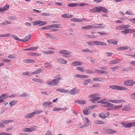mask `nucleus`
<instances>
[{"mask_svg":"<svg viewBox=\"0 0 135 135\" xmlns=\"http://www.w3.org/2000/svg\"><path fill=\"white\" fill-rule=\"evenodd\" d=\"M62 79V78L59 76L58 77H55V79L51 81H48L46 82V84L49 85H56L59 82V81Z\"/></svg>","mask_w":135,"mask_h":135,"instance_id":"f257e3e1","label":"nucleus"},{"mask_svg":"<svg viewBox=\"0 0 135 135\" xmlns=\"http://www.w3.org/2000/svg\"><path fill=\"white\" fill-rule=\"evenodd\" d=\"M86 43L91 46H93L94 45H107L106 43L105 42L98 41H88L86 42Z\"/></svg>","mask_w":135,"mask_h":135,"instance_id":"f03ea898","label":"nucleus"},{"mask_svg":"<svg viewBox=\"0 0 135 135\" xmlns=\"http://www.w3.org/2000/svg\"><path fill=\"white\" fill-rule=\"evenodd\" d=\"M109 88L112 89L118 90H127L128 89L124 87L116 85H111L109 86Z\"/></svg>","mask_w":135,"mask_h":135,"instance_id":"7ed1b4c3","label":"nucleus"},{"mask_svg":"<svg viewBox=\"0 0 135 135\" xmlns=\"http://www.w3.org/2000/svg\"><path fill=\"white\" fill-rule=\"evenodd\" d=\"M99 95L97 93H95L89 95V97L91 98H92L90 99V101L92 102H94V101L99 100L101 98V97H99Z\"/></svg>","mask_w":135,"mask_h":135,"instance_id":"20e7f679","label":"nucleus"},{"mask_svg":"<svg viewBox=\"0 0 135 135\" xmlns=\"http://www.w3.org/2000/svg\"><path fill=\"white\" fill-rule=\"evenodd\" d=\"M61 26L59 24H55L51 25H48L45 26L44 27H42L41 29L42 30H46L51 28L52 27L60 28Z\"/></svg>","mask_w":135,"mask_h":135,"instance_id":"39448f33","label":"nucleus"},{"mask_svg":"<svg viewBox=\"0 0 135 135\" xmlns=\"http://www.w3.org/2000/svg\"><path fill=\"white\" fill-rule=\"evenodd\" d=\"M42 112V110L39 111V110H35V111L31 113H29L25 116L26 118H30L32 117L35 114H38Z\"/></svg>","mask_w":135,"mask_h":135,"instance_id":"423d86ee","label":"nucleus"},{"mask_svg":"<svg viewBox=\"0 0 135 135\" xmlns=\"http://www.w3.org/2000/svg\"><path fill=\"white\" fill-rule=\"evenodd\" d=\"M84 124L80 127V128H82L89 126L90 123V121L87 117H84L83 119Z\"/></svg>","mask_w":135,"mask_h":135,"instance_id":"0eeeda50","label":"nucleus"},{"mask_svg":"<svg viewBox=\"0 0 135 135\" xmlns=\"http://www.w3.org/2000/svg\"><path fill=\"white\" fill-rule=\"evenodd\" d=\"M13 120H4L1 121L0 123V127L3 128L5 127V125L4 124H6L12 123Z\"/></svg>","mask_w":135,"mask_h":135,"instance_id":"6e6552de","label":"nucleus"},{"mask_svg":"<svg viewBox=\"0 0 135 135\" xmlns=\"http://www.w3.org/2000/svg\"><path fill=\"white\" fill-rule=\"evenodd\" d=\"M109 101L110 102L116 104L120 103H123L125 102V100L121 99H115L114 100H109Z\"/></svg>","mask_w":135,"mask_h":135,"instance_id":"1a4fd4ad","label":"nucleus"},{"mask_svg":"<svg viewBox=\"0 0 135 135\" xmlns=\"http://www.w3.org/2000/svg\"><path fill=\"white\" fill-rule=\"evenodd\" d=\"M134 84V81L132 80H129L124 81V85H125L132 86Z\"/></svg>","mask_w":135,"mask_h":135,"instance_id":"9d476101","label":"nucleus"},{"mask_svg":"<svg viewBox=\"0 0 135 135\" xmlns=\"http://www.w3.org/2000/svg\"><path fill=\"white\" fill-rule=\"evenodd\" d=\"M52 103L51 102L49 101L45 102L43 103V105L45 108H49L52 106Z\"/></svg>","mask_w":135,"mask_h":135,"instance_id":"9b49d317","label":"nucleus"},{"mask_svg":"<svg viewBox=\"0 0 135 135\" xmlns=\"http://www.w3.org/2000/svg\"><path fill=\"white\" fill-rule=\"evenodd\" d=\"M93 25V28H105V25L103 24H97L96 25Z\"/></svg>","mask_w":135,"mask_h":135,"instance_id":"f8f14e48","label":"nucleus"},{"mask_svg":"<svg viewBox=\"0 0 135 135\" xmlns=\"http://www.w3.org/2000/svg\"><path fill=\"white\" fill-rule=\"evenodd\" d=\"M59 53L60 54L63 55H70L71 54L70 52L66 50L60 51L59 52Z\"/></svg>","mask_w":135,"mask_h":135,"instance_id":"ddd939ff","label":"nucleus"},{"mask_svg":"<svg viewBox=\"0 0 135 135\" xmlns=\"http://www.w3.org/2000/svg\"><path fill=\"white\" fill-rule=\"evenodd\" d=\"M79 91V90H78L75 88H73L70 91V93L71 95H75L78 93Z\"/></svg>","mask_w":135,"mask_h":135,"instance_id":"4468645a","label":"nucleus"},{"mask_svg":"<svg viewBox=\"0 0 135 135\" xmlns=\"http://www.w3.org/2000/svg\"><path fill=\"white\" fill-rule=\"evenodd\" d=\"M8 97L7 95L5 94H3L0 96V103L3 102L4 101L3 99H5L7 98Z\"/></svg>","mask_w":135,"mask_h":135,"instance_id":"2eb2a0df","label":"nucleus"},{"mask_svg":"<svg viewBox=\"0 0 135 135\" xmlns=\"http://www.w3.org/2000/svg\"><path fill=\"white\" fill-rule=\"evenodd\" d=\"M74 17V16L73 15L69 14H64L61 15V17L63 18H71Z\"/></svg>","mask_w":135,"mask_h":135,"instance_id":"dca6fc26","label":"nucleus"},{"mask_svg":"<svg viewBox=\"0 0 135 135\" xmlns=\"http://www.w3.org/2000/svg\"><path fill=\"white\" fill-rule=\"evenodd\" d=\"M109 113H108L105 114L104 113H101L99 114L100 117L102 119L106 118L109 116Z\"/></svg>","mask_w":135,"mask_h":135,"instance_id":"f3484780","label":"nucleus"},{"mask_svg":"<svg viewBox=\"0 0 135 135\" xmlns=\"http://www.w3.org/2000/svg\"><path fill=\"white\" fill-rule=\"evenodd\" d=\"M102 105L105 107H109L111 108L113 107V104L109 102H105L104 104Z\"/></svg>","mask_w":135,"mask_h":135,"instance_id":"a211bd4d","label":"nucleus"},{"mask_svg":"<svg viewBox=\"0 0 135 135\" xmlns=\"http://www.w3.org/2000/svg\"><path fill=\"white\" fill-rule=\"evenodd\" d=\"M106 133L109 134H111L114 133H116L117 131L114 130L112 129H108L106 130Z\"/></svg>","mask_w":135,"mask_h":135,"instance_id":"6ab92c4d","label":"nucleus"},{"mask_svg":"<svg viewBox=\"0 0 135 135\" xmlns=\"http://www.w3.org/2000/svg\"><path fill=\"white\" fill-rule=\"evenodd\" d=\"M23 62L26 63H32L35 62V61L33 59H27L24 60Z\"/></svg>","mask_w":135,"mask_h":135,"instance_id":"aec40b11","label":"nucleus"},{"mask_svg":"<svg viewBox=\"0 0 135 135\" xmlns=\"http://www.w3.org/2000/svg\"><path fill=\"white\" fill-rule=\"evenodd\" d=\"M55 51H53L46 50L42 51V53L44 54H50L54 53Z\"/></svg>","mask_w":135,"mask_h":135,"instance_id":"412c9836","label":"nucleus"},{"mask_svg":"<svg viewBox=\"0 0 135 135\" xmlns=\"http://www.w3.org/2000/svg\"><path fill=\"white\" fill-rule=\"evenodd\" d=\"M120 60L119 59L114 60H110L109 61V63L110 64H115L120 62Z\"/></svg>","mask_w":135,"mask_h":135,"instance_id":"4be33fe9","label":"nucleus"},{"mask_svg":"<svg viewBox=\"0 0 135 135\" xmlns=\"http://www.w3.org/2000/svg\"><path fill=\"white\" fill-rule=\"evenodd\" d=\"M75 77L80 78L81 79H84L88 77V76L86 75H82L79 74H76L74 76Z\"/></svg>","mask_w":135,"mask_h":135,"instance_id":"5701e85b","label":"nucleus"},{"mask_svg":"<svg viewBox=\"0 0 135 135\" xmlns=\"http://www.w3.org/2000/svg\"><path fill=\"white\" fill-rule=\"evenodd\" d=\"M82 64V62L79 61H75L72 62V65L74 66H77L81 65Z\"/></svg>","mask_w":135,"mask_h":135,"instance_id":"b1692460","label":"nucleus"},{"mask_svg":"<svg viewBox=\"0 0 135 135\" xmlns=\"http://www.w3.org/2000/svg\"><path fill=\"white\" fill-rule=\"evenodd\" d=\"M31 38V35H29L27 36H26L25 37V38L23 39H22L21 42H25L28 41Z\"/></svg>","mask_w":135,"mask_h":135,"instance_id":"393cba45","label":"nucleus"},{"mask_svg":"<svg viewBox=\"0 0 135 135\" xmlns=\"http://www.w3.org/2000/svg\"><path fill=\"white\" fill-rule=\"evenodd\" d=\"M82 29H84L85 30H89L90 29H92L93 28V25H89L86 26L84 27H81Z\"/></svg>","mask_w":135,"mask_h":135,"instance_id":"a878e982","label":"nucleus"},{"mask_svg":"<svg viewBox=\"0 0 135 135\" xmlns=\"http://www.w3.org/2000/svg\"><path fill=\"white\" fill-rule=\"evenodd\" d=\"M42 71V70L41 69H38L37 70L31 73V74L32 75H33L38 74L41 73Z\"/></svg>","mask_w":135,"mask_h":135,"instance_id":"bb28decb","label":"nucleus"},{"mask_svg":"<svg viewBox=\"0 0 135 135\" xmlns=\"http://www.w3.org/2000/svg\"><path fill=\"white\" fill-rule=\"evenodd\" d=\"M95 71L98 74H106L108 73V72L105 71H103L101 70H95Z\"/></svg>","mask_w":135,"mask_h":135,"instance_id":"cd10ccee","label":"nucleus"},{"mask_svg":"<svg viewBox=\"0 0 135 135\" xmlns=\"http://www.w3.org/2000/svg\"><path fill=\"white\" fill-rule=\"evenodd\" d=\"M71 20L73 22H81L84 21V20L82 19L78 18H73L71 19Z\"/></svg>","mask_w":135,"mask_h":135,"instance_id":"c85d7f7f","label":"nucleus"},{"mask_svg":"<svg viewBox=\"0 0 135 135\" xmlns=\"http://www.w3.org/2000/svg\"><path fill=\"white\" fill-rule=\"evenodd\" d=\"M75 102L81 105L84 104L86 103V101L83 100H77L75 101Z\"/></svg>","mask_w":135,"mask_h":135,"instance_id":"c756f323","label":"nucleus"},{"mask_svg":"<svg viewBox=\"0 0 135 135\" xmlns=\"http://www.w3.org/2000/svg\"><path fill=\"white\" fill-rule=\"evenodd\" d=\"M107 41L109 44H112L115 45H117L118 42L117 41H114V40L112 39L108 40H107Z\"/></svg>","mask_w":135,"mask_h":135,"instance_id":"7c9ffc66","label":"nucleus"},{"mask_svg":"<svg viewBox=\"0 0 135 135\" xmlns=\"http://www.w3.org/2000/svg\"><path fill=\"white\" fill-rule=\"evenodd\" d=\"M94 123L96 124H105L104 122L100 120H96L94 121Z\"/></svg>","mask_w":135,"mask_h":135,"instance_id":"2f4dec72","label":"nucleus"},{"mask_svg":"<svg viewBox=\"0 0 135 135\" xmlns=\"http://www.w3.org/2000/svg\"><path fill=\"white\" fill-rule=\"evenodd\" d=\"M133 123H127L125 124L123 126L126 128H129L131 127L132 126H134V124H133Z\"/></svg>","mask_w":135,"mask_h":135,"instance_id":"473e14b6","label":"nucleus"},{"mask_svg":"<svg viewBox=\"0 0 135 135\" xmlns=\"http://www.w3.org/2000/svg\"><path fill=\"white\" fill-rule=\"evenodd\" d=\"M122 107L123 105H115L114 106L113 105V107H112V108L114 109H119L121 108Z\"/></svg>","mask_w":135,"mask_h":135,"instance_id":"72a5a7b5","label":"nucleus"},{"mask_svg":"<svg viewBox=\"0 0 135 135\" xmlns=\"http://www.w3.org/2000/svg\"><path fill=\"white\" fill-rule=\"evenodd\" d=\"M11 36L13 38L16 40L21 42V41H22V39L18 38V37L17 36L13 34L11 35Z\"/></svg>","mask_w":135,"mask_h":135,"instance_id":"f704fd0d","label":"nucleus"},{"mask_svg":"<svg viewBox=\"0 0 135 135\" xmlns=\"http://www.w3.org/2000/svg\"><path fill=\"white\" fill-rule=\"evenodd\" d=\"M58 62L59 63L64 64H66L67 62V61L65 60L62 59H58Z\"/></svg>","mask_w":135,"mask_h":135,"instance_id":"c9c22d12","label":"nucleus"},{"mask_svg":"<svg viewBox=\"0 0 135 135\" xmlns=\"http://www.w3.org/2000/svg\"><path fill=\"white\" fill-rule=\"evenodd\" d=\"M29 55L31 56H39L41 55V54L38 53L31 52L29 53Z\"/></svg>","mask_w":135,"mask_h":135,"instance_id":"e433bc0d","label":"nucleus"},{"mask_svg":"<svg viewBox=\"0 0 135 135\" xmlns=\"http://www.w3.org/2000/svg\"><path fill=\"white\" fill-rule=\"evenodd\" d=\"M79 4L76 3H71L68 4V6L70 7H74L77 6Z\"/></svg>","mask_w":135,"mask_h":135,"instance_id":"4c0bfd02","label":"nucleus"},{"mask_svg":"<svg viewBox=\"0 0 135 135\" xmlns=\"http://www.w3.org/2000/svg\"><path fill=\"white\" fill-rule=\"evenodd\" d=\"M82 51L83 52L91 53H93L94 52L93 50H90L88 48H87L86 49L83 50H82Z\"/></svg>","mask_w":135,"mask_h":135,"instance_id":"58836bf2","label":"nucleus"},{"mask_svg":"<svg viewBox=\"0 0 135 135\" xmlns=\"http://www.w3.org/2000/svg\"><path fill=\"white\" fill-rule=\"evenodd\" d=\"M93 81H102V79L101 78H94L93 79Z\"/></svg>","mask_w":135,"mask_h":135,"instance_id":"ea45409f","label":"nucleus"},{"mask_svg":"<svg viewBox=\"0 0 135 135\" xmlns=\"http://www.w3.org/2000/svg\"><path fill=\"white\" fill-rule=\"evenodd\" d=\"M32 80L38 83H41L42 82V80H40L39 79L33 78L32 79Z\"/></svg>","mask_w":135,"mask_h":135,"instance_id":"a19ab883","label":"nucleus"},{"mask_svg":"<svg viewBox=\"0 0 135 135\" xmlns=\"http://www.w3.org/2000/svg\"><path fill=\"white\" fill-rule=\"evenodd\" d=\"M102 6L96 7H95V10L96 12H99L101 11V9Z\"/></svg>","mask_w":135,"mask_h":135,"instance_id":"79ce46f5","label":"nucleus"},{"mask_svg":"<svg viewBox=\"0 0 135 135\" xmlns=\"http://www.w3.org/2000/svg\"><path fill=\"white\" fill-rule=\"evenodd\" d=\"M16 104V101L15 100H12L9 103V105L10 107H11L12 106L15 105Z\"/></svg>","mask_w":135,"mask_h":135,"instance_id":"37998d69","label":"nucleus"},{"mask_svg":"<svg viewBox=\"0 0 135 135\" xmlns=\"http://www.w3.org/2000/svg\"><path fill=\"white\" fill-rule=\"evenodd\" d=\"M101 8V11L105 13H107L108 12V10L105 7L102 6Z\"/></svg>","mask_w":135,"mask_h":135,"instance_id":"c03bdc74","label":"nucleus"},{"mask_svg":"<svg viewBox=\"0 0 135 135\" xmlns=\"http://www.w3.org/2000/svg\"><path fill=\"white\" fill-rule=\"evenodd\" d=\"M44 66L46 67L50 68L52 66V65L51 63L47 62L44 64Z\"/></svg>","mask_w":135,"mask_h":135,"instance_id":"a18cd8bd","label":"nucleus"},{"mask_svg":"<svg viewBox=\"0 0 135 135\" xmlns=\"http://www.w3.org/2000/svg\"><path fill=\"white\" fill-rule=\"evenodd\" d=\"M76 69L81 72H83L84 71V68L81 67H77L76 68Z\"/></svg>","mask_w":135,"mask_h":135,"instance_id":"49530a36","label":"nucleus"},{"mask_svg":"<svg viewBox=\"0 0 135 135\" xmlns=\"http://www.w3.org/2000/svg\"><path fill=\"white\" fill-rule=\"evenodd\" d=\"M39 25L42 26L46 25L47 24V22L46 21H44L39 20Z\"/></svg>","mask_w":135,"mask_h":135,"instance_id":"de8ad7c7","label":"nucleus"},{"mask_svg":"<svg viewBox=\"0 0 135 135\" xmlns=\"http://www.w3.org/2000/svg\"><path fill=\"white\" fill-rule=\"evenodd\" d=\"M118 66H116L110 68V69L112 70V71L113 72L115 71L118 68Z\"/></svg>","mask_w":135,"mask_h":135,"instance_id":"09e8293b","label":"nucleus"},{"mask_svg":"<svg viewBox=\"0 0 135 135\" xmlns=\"http://www.w3.org/2000/svg\"><path fill=\"white\" fill-rule=\"evenodd\" d=\"M10 35L9 33H7L6 34L0 35V37H10Z\"/></svg>","mask_w":135,"mask_h":135,"instance_id":"8fccbe9b","label":"nucleus"},{"mask_svg":"<svg viewBox=\"0 0 135 135\" xmlns=\"http://www.w3.org/2000/svg\"><path fill=\"white\" fill-rule=\"evenodd\" d=\"M86 37L88 38H94L96 37L94 35H87Z\"/></svg>","mask_w":135,"mask_h":135,"instance_id":"3c124183","label":"nucleus"},{"mask_svg":"<svg viewBox=\"0 0 135 135\" xmlns=\"http://www.w3.org/2000/svg\"><path fill=\"white\" fill-rule=\"evenodd\" d=\"M84 114L85 115H88L90 114L91 112L88 111V110H83Z\"/></svg>","mask_w":135,"mask_h":135,"instance_id":"603ef678","label":"nucleus"},{"mask_svg":"<svg viewBox=\"0 0 135 135\" xmlns=\"http://www.w3.org/2000/svg\"><path fill=\"white\" fill-rule=\"evenodd\" d=\"M130 97L132 99H135V92L132 93Z\"/></svg>","mask_w":135,"mask_h":135,"instance_id":"864d4df0","label":"nucleus"},{"mask_svg":"<svg viewBox=\"0 0 135 135\" xmlns=\"http://www.w3.org/2000/svg\"><path fill=\"white\" fill-rule=\"evenodd\" d=\"M106 101V100L105 99H102L101 100H100L98 102V103H100L103 104H104Z\"/></svg>","mask_w":135,"mask_h":135,"instance_id":"5fc2aeb1","label":"nucleus"},{"mask_svg":"<svg viewBox=\"0 0 135 135\" xmlns=\"http://www.w3.org/2000/svg\"><path fill=\"white\" fill-rule=\"evenodd\" d=\"M97 107V106L96 105H91L90 106H89L88 107V109H94L95 108Z\"/></svg>","mask_w":135,"mask_h":135,"instance_id":"6e6d98bb","label":"nucleus"},{"mask_svg":"<svg viewBox=\"0 0 135 135\" xmlns=\"http://www.w3.org/2000/svg\"><path fill=\"white\" fill-rule=\"evenodd\" d=\"M23 131L24 132H31L30 129L29 128H23Z\"/></svg>","mask_w":135,"mask_h":135,"instance_id":"4d7b16f0","label":"nucleus"},{"mask_svg":"<svg viewBox=\"0 0 135 135\" xmlns=\"http://www.w3.org/2000/svg\"><path fill=\"white\" fill-rule=\"evenodd\" d=\"M9 7V5H7L3 7L4 11H6L8 9Z\"/></svg>","mask_w":135,"mask_h":135,"instance_id":"13d9d810","label":"nucleus"},{"mask_svg":"<svg viewBox=\"0 0 135 135\" xmlns=\"http://www.w3.org/2000/svg\"><path fill=\"white\" fill-rule=\"evenodd\" d=\"M123 29L129 28L130 27V25H123Z\"/></svg>","mask_w":135,"mask_h":135,"instance_id":"bf43d9fd","label":"nucleus"},{"mask_svg":"<svg viewBox=\"0 0 135 135\" xmlns=\"http://www.w3.org/2000/svg\"><path fill=\"white\" fill-rule=\"evenodd\" d=\"M128 33H132L135 32V30L131 29H128Z\"/></svg>","mask_w":135,"mask_h":135,"instance_id":"052dcab7","label":"nucleus"},{"mask_svg":"<svg viewBox=\"0 0 135 135\" xmlns=\"http://www.w3.org/2000/svg\"><path fill=\"white\" fill-rule=\"evenodd\" d=\"M126 14L129 15H133L130 10L127 11L126 13Z\"/></svg>","mask_w":135,"mask_h":135,"instance_id":"680f3d73","label":"nucleus"},{"mask_svg":"<svg viewBox=\"0 0 135 135\" xmlns=\"http://www.w3.org/2000/svg\"><path fill=\"white\" fill-rule=\"evenodd\" d=\"M86 71L87 73L89 74H94L95 73V72L94 71L90 70H86Z\"/></svg>","mask_w":135,"mask_h":135,"instance_id":"e2e57ef3","label":"nucleus"},{"mask_svg":"<svg viewBox=\"0 0 135 135\" xmlns=\"http://www.w3.org/2000/svg\"><path fill=\"white\" fill-rule=\"evenodd\" d=\"M39 20L36 21H35L33 22L32 23V25L34 26L36 25H39Z\"/></svg>","mask_w":135,"mask_h":135,"instance_id":"0e129e2a","label":"nucleus"},{"mask_svg":"<svg viewBox=\"0 0 135 135\" xmlns=\"http://www.w3.org/2000/svg\"><path fill=\"white\" fill-rule=\"evenodd\" d=\"M124 108L125 110L129 109H130V106L128 104L126 105Z\"/></svg>","mask_w":135,"mask_h":135,"instance_id":"69168bd1","label":"nucleus"},{"mask_svg":"<svg viewBox=\"0 0 135 135\" xmlns=\"http://www.w3.org/2000/svg\"><path fill=\"white\" fill-rule=\"evenodd\" d=\"M11 134L5 132H1L0 133V135H11Z\"/></svg>","mask_w":135,"mask_h":135,"instance_id":"338daca9","label":"nucleus"},{"mask_svg":"<svg viewBox=\"0 0 135 135\" xmlns=\"http://www.w3.org/2000/svg\"><path fill=\"white\" fill-rule=\"evenodd\" d=\"M45 135H53V134L50 131L48 130L46 132Z\"/></svg>","mask_w":135,"mask_h":135,"instance_id":"774afa93","label":"nucleus"}]
</instances>
